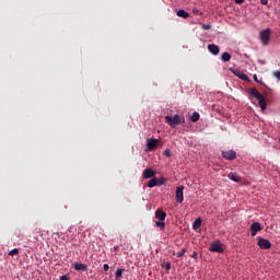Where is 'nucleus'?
<instances>
[{
  "label": "nucleus",
  "mask_w": 280,
  "mask_h": 280,
  "mask_svg": "<svg viewBox=\"0 0 280 280\" xmlns=\"http://www.w3.org/2000/svg\"><path fill=\"white\" fill-rule=\"evenodd\" d=\"M258 246L261 248V250H269V248H272V243L266 238H259Z\"/></svg>",
  "instance_id": "nucleus-6"
},
{
  "label": "nucleus",
  "mask_w": 280,
  "mask_h": 280,
  "mask_svg": "<svg viewBox=\"0 0 280 280\" xmlns=\"http://www.w3.org/2000/svg\"><path fill=\"white\" fill-rule=\"evenodd\" d=\"M202 30H211V25L210 24H202Z\"/></svg>",
  "instance_id": "nucleus-29"
},
{
  "label": "nucleus",
  "mask_w": 280,
  "mask_h": 280,
  "mask_svg": "<svg viewBox=\"0 0 280 280\" xmlns=\"http://www.w3.org/2000/svg\"><path fill=\"white\" fill-rule=\"evenodd\" d=\"M190 119L194 124H196V121L200 120V114L198 112H194L192 115L190 116Z\"/></svg>",
  "instance_id": "nucleus-20"
},
{
  "label": "nucleus",
  "mask_w": 280,
  "mask_h": 280,
  "mask_svg": "<svg viewBox=\"0 0 280 280\" xmlns=\"http://www.w3.org/2000/svg\"><path fill=\"white\" fill-rule=\"evenodd\" d=\"M254 80L257 82V74L254 75Z\"/></svg>",
  "instance_id": "nucleus-35"
},
{
  "label": "nucleus",
  "mask_w": 280,
  "mask_h": 280,
  "mask_svg": "<svg viewBox=\"0 0 280 280\" xmlns=\"http://www.w3.org/2000/svg\"><path fill=\"white\" fill-rule=\"evenodd\" d=\"M259 38L264 46L268 45V43H270V28L260 31Z\"/></svg>",
  "instance_id": "nucleus-3"
},
{
  "label": "nucleus",
  "mask_w": 280,
  "mask_h": 280,
  "mask_svg": "<svg viewBox=\"0 0 280 280\" xmlns=\"http://www.w3.org/2000/svg\"><path fill=\"white\" fill-rule=\"evenodd\" d=\"M165 121L171 126L172 128H175V126H178V124H183L185 121V118H180V115L175 114L172 116H165Z\"/></svg>",
  "instance_id": "nucleus-1"
},
{
  "label": "nucleus",
  "mask_w": 280,
  "mask_h": 280,
  "mask_svg": "<svg viewBox=\"0 0 280 280\" xmlns=\"http://www.w3.org/2000/svg\"><path fill=\"white\" fill-rule=\"evenodd\" d=\"M184 189H185V186H178L176 188L175 200H176V202H178V205H182V202L185 200V198L183 196Z\"/></svg>",
  "instance_id": "nucleus-5"
},
{
  "label": "nucleus",
  "mask_w": 280,
  "mask_h": 280,
  "mask_svg": "<svg viewBox=\"0 0 280 280\" xmlns=\"http://www.w3.org/2000/svg\"><path fill=\"white\" fill-rule=\"evenodd\" d=\"M250 231H252V237H255L259 231H261V224L259 222H254L250 225Z\"/></svg>",
  "instance_id": "nucleus-8"
},
{
  "label": "nucleus",
  "mask_w": 280,
  "mask_h": 280,
  "mask_svg": "<svg viewBox=\"0 0 280 280\" xmlns=\"http://www.w3.org/2000/svg\"><path fill=\"white\" fill-rule=\"evenodd\" d=\"M103 269L105 270V272H108V270L110 269V267L108 266V264H104V265H103Z\"/></svg>",
  "instance_id": "nucleus-30"
},
{
  "label": "nucleus",
  "mask_w": 280,
  "mask_h": 280,
  "mask_svg": "<svg viewBox=\"0 0 280 280\" xmlns=\"http://www.w3.org/2000/svg\"><path fill=\"white\" fill-rule=\"evenodd\" d=\"M210 253H224V244L220 241H214L209 248Z\"/></svg>",
  "instance_id": "nucleus-2"
},
{
  "label": "nucleus",
  "mask_w": 280,
  "mask_h": 280,
  "mask_svg": "<svg viewBox=\"0 0 280 280\" xmlns=\"http://www.w3.org/2000/svg\"><path fill=\"white\" fill-rule=\"evenodd\" d=\"M228 177L230 178V180H233L234 183H240V180H242V177L240 175H237V173H229Z\"/></svg>",
  "instance_id": "nucleus-14"
},
{
  "label": "nucleus",
  "mask_w": 280,
  "mask_h": 280,
  "mask_svg": "<svg viewBox=\"0 0 280 280\" xmlns=\"http://www.w3.org/2000/svg\"><path fill=\"white\" fill-rule=\"evenodd\" d=\"M177 16H179L180 19H189V12L180 9L177 11Z\"/></svg>",
  "instance_id": "nucleus-17"
},
{
  "label": "nucleus",
  "mask_w": 280,
  "mask_h": 280,
  "mask_svg": "<svg viewBox=\"0 0 280 280\" xmlns=\"http://www.w3.org/2000/svg\"><path fill=\"white\" fill-rule=\"evenodd\" d=\"M200 226H202V219L197 218L192 223V229H194V231H198V229H200Z\"/></svg>",
  "instance_id": "nucleus-16"
},
{
  "label": "nucleus",
  "mask_w": 280,
  "mask_h": 280,
  "mask_svg": "<svg viewBox=\"0 0 280 280\" xmlns=\"http://www.w3.org/2000/svg\"><path fill=\"white\" fill-rule=\"evenodd\" d=\"M185 253H187V249H186V248H183L182 252H178V253L176 254V256H177L178 258L185 257Z\"/></svg>",
  "instance_id": "nucleus-23"
},
{
  "label": "nucleus",
  "mask_w": 280,
  "mask_h": 280,
  "mask_svg": "<svg viewBox=\"0 0 280 280\" xmlns=\"http://www.w3.org/2000/svg\"><path fill=\"white\" fill-rule=\"evenodd\" d=\"M165 270H172V265L170 262L165 264Z\"/></svg>",
  "instance_id": "nucleus-31"
},
{
  "label": "nucleus",
  "mask_w": 280,
  "mask_h": 280,
  "mask_svg": "<svg viewBox=\"0 0 280 280\" xmlns=\"http://www.w3.org/2000/svg\"><path fill=\"white\" fill-rule=\"evenodd\" d=\"M148 187L152 189V187H159V179L156 177H153L149 180Z\"/></svg>",
  "instance_id": "nucleus-18"
},
{
  "label": "nucleus",
  "mask_w": 280,
  "mask_h": 280,
  "mask_svg": "<svg viewBox=\"0 0 280 280\" xmlns=\"http://www.w3.org/2000/svg\"><path fill=\"white\" fill-rule=\"evenodd\" d=\"M260 3H262V5H268V0H260Z\"/></svg>",
  "instance_id": "nucleus-33"
},
{
  "label": "nucleus",
  "mask_w": 280,
  "mask_h": 280,
  "mask_svg": "<svg viewBox=\"0 0 280 280\" xmlns=\"http://www.w3.org/2000/svg\"><path fill=\"white\" fill-rule=\"evenodd\" d=\"M234 1H235V3H237L238 5L242 4V3H244V0H234Z\"/></svg>",
  "instance_id": "nucleus-34"
},
{
  "label": "nucleus",
  "mask_w": 280,
  "mask_h": 280,
  "mask_svg": "<svg viewBox=\"0 0 280 280\" xmlns=\"http://www.w3.org/2000/svg\"><path fill=\"white\" fill-rule=\"evenodd\" d=\"M122 275H124V269L116 270V279H119V277H122Z\"/></svg>",
  "instance_id": "nucleus-24"
},
{
  "label": "nucleus",
  "mask_w": 280,
  "mask_h": 280,
  "mask_svg": "<svg viewBox=\"0 0 280 280\" xmlns=\"http://www.w3.org/2000/svg\"><path fill=\"white\" fill-rule=\"evenodd\" d=\"M247 93H249V95H252V97H255V100H259L262 96V94L259 93V90H257V88H249L247 90Z\"/></svg>",
  "instance_id": "nucleus-9"
},
{
  "label": "nucleus",
  "mask_w": 280,
  "mask_h": 280,
  "mask_svg": "<svg viewBox=\"0 0 280 280\" xmlns=\"http://www.w3.org/2000/svg\"><path fill=\"white\" fill-rule=\"evenodd\" d=\"M164 156H167V158L172 156V152L170 151V149H166L164 151Z\"/></svg>",
  "instance_id": "nucleus-28"
},
{
  "label": "nucleus",
  "mask_w": 280,
  "mask_h": 280,
  "mask_svg": "<svg viewBox=\"0 0 280 280\" xmlns=\"http://www.w3.org/2000/svg\"><path fill=\"white\" fill-rule=\"evenodd\" d=\"M155 226H158V229H161V231H165V222L164 221H156Z\"/></svg>",
  "instance_id": "nucleus-22"
},
{
  "label": "nucleus",
  "mask_w": 280,
  "mask_h": 280,
  "mask_svg": "<svg viewBox=\"0 0 280 280\" xmlns=\"http://www.w3.org/2000/svg\"><path fill=\"white\" fill-rule=\"evenodd\" d=\"M9 255H10L11 257H14V255H19V249H18V248L12 249V250L9 253Z\"/></svg>",
  "instance_id": "nucleus-26"
},
{
  "label": "nucleus",
  "mask_w": 280,
  "mask_h": 280,
  "mask_svg": "<svg viewBox=\"0 0 280 280\" xmlns=\"http://www.w3.org/2000/svg\"><path fill=\"white\" fill-rule=\"evenodd\" d=\"M208 51H210V54H212V56H218V54H220V46H218L215 44H209Z\"/></svg>",
  "instance_id": "nucleus-11"
},
{
  "label": "nucleus",
  "mask_w": 280,
  "mask_h": 280,
  "mask_svg": "<svg viewBox=\"0 0 280 280\" xmlns=\"http://www.w3.org/2000/svg\"><path fill=\"white\" fill-rule=\"evenodd\" d=\"M156 176V172L152 168H147L143 171V178H154Z\"/></svg>",
  "instance_id": "nucleus-13"
},
{
  "label": "nucleus",
  "mask_w": 280,
  "mask_h": 280,
  "mask_svg": "<svg viewBox=\"0 0 280 280\" xmlns=\"http://www.w3.org/2000/svg\"><path fill=\"white\" fill-rule=\"evenodd\" d=\"M237 78H240L241 80H243L244 82H249L250 80L248 79V75H246V73L237 71L236 72Z\"/></svg>",
  "instance_id": "nucleus-19"
},
{
  "label": "nucleus",
  "mask_w": 280,
  "mask_h": 280,
  "mask_svg": "<svg viewBox=\"0 0 280 280\" xmlns=\"http://www.w3.org/2000/svg\"><path fill=\"white\" fill-rule=\"evenodd\" d=\"M165 184V178L161 177L160 179H158V187H161V185Z\"/></svg>",
  "instance_id": "nucleus-27"
},
{
  "label": "nucleus",
  "mask_w": 280,
  "mask_h": 280,
  "mask_svg": "<svg viewBox=\"0 0 280 280\" xmlns=\"http://www.w3.org/2000/svg\"><path fill=\"white\" fill-rule=\"evenodd\" d=\"M258 104L261 108V110H266V108H268V103L266 102V98L262 96H260V98H258Z\"/></svg>",
  "instance_id": "nucleus-15"
},
{
  "label": "nucleus",
  "mask_w": 280,
  "mask_h": 280,
  "mask_svg": "<svg viewBox=\"0 0 280 280\" xmlns=\"http://www.w3.org/2000/svg\"><path fill=\"white\" fill-rule=\"evenodd\" d=\"M221 60H223V62H230L231 61V54L223 52L222 56H221Z\"/></svg>",
  "instance_id": "nucleus-21"
},
{
  "label": "nucleus",
  "mask_w": 280,
  "mask_h": 280,
  "mask_svg": "<svg viewBox=\"0 0 280 280\" xmlns=\"http://www.w3.org/2000/svg\"><path fill=\"white\" fill-rule=\"evenodd\" d=\"M191 257H192V259H198V252H194Z\"/></svg>",
  "instance_id": "nucleus-32"
},
{
  "label": "nucleus",
  "mask_w": 280,
  "mask_h": 280,
  "mask_svg": "<svg viewBox=\"0 0 280 280\" xmlns=\"http://www.w3.org/2000/svg\"><path fill=\"white\" fill-rule=\"evenodd\" d=\"M73 268L74 270H77L78 272H86V270H89V267H86V265L84 264H80V262H74L73 264Z\"/></svg>",
  "instance_id": "nucleus-12"
},
{
  "label": "nucleus",
  "mask_w": 280,
  "mask_h": 280,
  "mask_svg": "<svg viewBox=\"0 0 280 280\" xmlns=\"http://www.w3.org/2000/svg\"><path fill=\"white\" fill-rule=\"evenodd\" d=\"M222 156L225 161H235L237 159V152L235 150L222 151Z\"/></svg>",
  "instance_id": "nucleus-4"
},
{
  "label": "nucleus",
  "mask_w": 280,
  "mask_h": 280,
  "mask_svg": "<svg viewBox=\"0 0 280 280\" xmlns=\"http://www.w3.org/2000/svg\"><path fill=\"white\" fill-rule=\"evenodd\" d=\"M273 78L280 82V70L273 71Z\"/></svg>",
  "instance_id": "nucleus-25"
},
{
  "label": "nucleus",
  "mask_w": 280,
  "mask_h": 280,
  "mask_svg": "<svg viewBox=\"0 0 280 280\" xmlns=\"http://www.w3.org/2000/svg\"><path fill=\"white\" fill-rule=\"evenodd\" d=\"M155 218L156 220H160V222H165V219L167 218V213L163 211L162 209H158L155 211Z\"/></svg>",
  "instance_id": "nucleus-10"
},
{
  "label": "nucleus",
  "mask_w": 280,
  "mask_h": 280,
  "mask_svg": "<svg viewBox=\"0 0 280 280\" xmlns=\"http://www.w3.org/2000/svg\"><path fill=\"white\" fill-rule=\"evenodd\" d=\"M159 139H154V138H149L147 140V148L148 150L152 151V150H156V148H159Z\"/></svg>",
  "instance_id": "nucleus-7"
}]
</instances>
